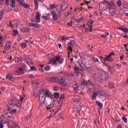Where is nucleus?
I'll list each match as a JSON object with an SVG mask.
<instances>
[{
  "mask_svg": "<svg viewBox=\"0 0 128 128\" xmlns=\"http://www.w3.org/2000/svg\"><path fill=\"white\" fill-rule=\"evenodd\" d=\"M74 104L76 106V108L74 109L73 110V113L75 114V116H78L80 114V110L78 108H80L82 106V103L80 101V98H76L74 100Z\"/></svg>",
  "mask_w": 128,
  "mask_h": 128,
  "instance_id": "f257e3e1",
  "label": "nucleus"
},
{
  "mask_svg": "<svg viewBox=\"0 0 128 128\" xmlns=\"http://www.w3.org/2000/svg\"><path fill=\"white\" fill-rule=\"evenodd\" d=\"M45 104L46 106V108L48 110L52 108L54 106V96L52 95L51 96L46 99Z\"/></svg>",
  "mask_w": 128,
  "mask_h": 128,
  "instance_id": "f03ea898",
  "label": "nucleus"
},
{
  "mask_svg": "<svg viewBox=\"0 0 128 128\" xmlns=\"http://www.w3.org/2000/svg\"><path fill=\"white\" fill-rule=\"evenodd\" d=\"M59 62L60 64H62V62H64V58H60V56H54L53 58H50L48 64H56V62Z\"/></svg>",
  "mask_w": 128,
  "mask_h": 128,
  "instance_id": "7ed1b4c3",
  "label": "nucleus"
},
{
  "mask_svg": "<svg viewBox=\"0 0 128 128\" xmlns=\"http://www.w3.org/2000/svg\"><path fill=\"white\" fill-rule=\"evenodd\" d=\"M40 96H47L48 98H50V96H52V93L50 92V90L48 89H44L42 88L38 90Z\"/></svg>",
  "mask_w": 128,
  "mask_h": 128,
  "instance_id": "20e7f679",
  "label": "nucleus"
},
{
  "mask_svg": "<svg viewBox=\"0 0 128 128\" xmlns=\"http://www.w3.org/2000/svg\"><path fill=\"white\" fill-rule=\"evenodd\" d=\"M99 78L102 80H106L110 78V75H108V73L101 70L99 72Z\"/></svg>",
  "mask_w": 128,
  "mask_h": 128,
  "instance_id": "39448f33",
  "label": "nucleus"
},
{
  "mask_svg": "<svg viewBox=\"0 0 128 128\" xmlns=\"http://www.w3.org/2000/svg\"><path fill=\"white\" fill-rule=\"evenodd\" d=\"M48 96H44V95H40V106H42L43 104H44V102H46V100L48 98V97H47Z\"/></svg>",
  "mask_w": 128,
  "mask_h": 128,
  "instance_id": "423d86ee",
  "label": "nucleus"
},
{
  "mask_svg": "<svg viewBox=\"0 0 128 128\" xmlns=\"http://www.w3.org/2000/svg\"><path fill=\"white\" fill-rule=\"evenodd\" d=\"M76 44V42L74 40H72L70 42L68 43V50H69V54L72 52V46Z\"/></svg>",
  "mask_w": 128,
  "mask_h": 128,
  "instance_id": "0eeeda50",
  "label": "nucleus"
},
{
  "mask_svg": "<svg viewBox=\"0 0 128 128\" xmlns=\"http://www.w3.org/2000/svg\"><path fill=\"white\" fill-rule=\"evenodd\" d=\"M74 70L76 74V76H80V72L78 70H80L81 72H84V70L82 65H80V68L78 67H74Z\"/></svg>",
  "mask_w": 128,
  "mask_h": 128,
  "instance_id": "6e6552de",
  "label": "nucleus"
},
{
  "mask_svg": "<svg viewBox=\"0 0 128 128\" xmlns=\"http://www.w3.org/2000/svg\"><path fill=\"white\" fill-rule=\"evenodd\" d=\"M104 1L102 2L101 4H100V9L102 12H104V10H106V9L108 8V6L106 4H104Z\"/></svg>",
  "mask_w": 128,
  "mask_h": 128,
  "instance_id": "1a4fd4ad",
  "label": "nucleus"
},
{
  "mask_svg": "<svg viewBox=\"0 0 128 128\" xmlns=\"http://www.w3.org/2000/svg\"><path fill=\"white\" fill-rule=\"evenodd\" d=\"M14 106H16V104L14 103V100H10L8 104V111L10 112V110H12V108H14Z\"/></svg>",
  "mask_w": 128,
  "mask_h": 128,
  "instance_id": "9d476101",
  "label": "nucleus"
},
{
  "mask_svg": "<svg viewBox=\"0 0 128 128\" xmlns=\"http://www.w3.org/2000/svg\"><path fill=\"white\" fill-rule=\"evenodd\" d=\"M65 82H66V78H61L60 79L59 78V80L58 81V84H62L64 88H66V84H64Z\"/></svg>",
  "mask_w": 128,
  "mask_h": 128,
  "instance_id": "9b49d317",
  "label": "nucleus"
},
{
  "mask_svg": "<svg viewBox=\"0 0 128 128\" xmlns=\"http://www.w3.org/2000/svg\"><path fill=\"white\" fill-rule=\"evenodd\" d=\"M116 8L114 7L109 6V12L110 14L113 16L116 12Z\"/></svg>",
  "mask_w": 128,
  "mask_h": 128,
  "instance_id": "f8f14e48",
  "label": "nucleus"
},
{
  "mask_svg": "<svg viewBox=\"0 0 128 128\" xmlns=\"http://www.w3.org/2000/svg\"><path fill=\"white\" fill-rule=\"evenodd\" d=\"M96 104H97V106H99V108L98 109V112L99 114H100V112L102 110V104L98 101H96Z\"/></svg>",
  "mask_w": 128,
  "mask_h": 128,
  "instance_id": "ddd939ff",
  "label": "nucleus"
},
{
  "mask_svg": "<svg viewBox=\"0 0 128 128\" xmlns=\"http://www.w3.org/2000/svg\"><path fill=\"white\" fill-rule=\"evenodd\" d=\"M104 62H114V59L110 57L109 55L107 56L106 58H103Z\"/></svg>",
  "mask_w": 128,
  "mask_h": 128,
  "instance_id": "4468645a",
  "label": "nucleus"
},
{
  "mask_svg": "<svg viewBox=\"0 0 128 128\" xmlns=\"http://www.w3.org/2000/svg\"><path fill=\"white\" fill-rule=\"evenodd\" d=\"M94 20H90V24H86V26H88L89 28L90 32H92V24H94Z\"/></svg>",
  "mask_w": 128,
  "mask_h": 128,
  "instance_id": "2eb2a0df",
  "label": "nucleus"
},
{
  "mask_svg": "<svg viewBox=\"0 0 128 128\" xmlns=\"http://www.w3.org/2000/svg\"><path fill=\"white\" fill-rule=\"evenodd\" d=\"M16 74H24V70L22 67H20L18 70L15 72Z\"/></svg>",
  "mask_w": 128,
  "mask_h": 128,
  "instance_id": "dca6fc26",
  "label": "nucleus"
},
{
  "mask_svg": "<svg viewBox=\"0 0 128 128\" xmlns=\"http://www.w3.org/2000/svg\"><path fill=\"white\" fill-rule=\"evenodd\" d=\"M104 2H106L108 6V7L110 6H116V4H114V1H110V2H108L106 0H104Z\"/></svg>",
  "mask_w": 128,
  "mask_h": 128,
  "instance_id": "f3484780",
  "label": "nucleus"
},
{
  "mask_svg": "<svg viewBox=\"0 0 128 128\" xmlns=\"http://www.w3.org/2000/svg\"><path fill=\"white\" fill-rule=\"evenodd\" d=\"M52 16H53V18H54V20H57L58 18V15L56 14V12L55 11H52L51 12Z\"/></svg>",
  "mask_w": 128,
  "mask_h": 128,
  "instance_id": "a211bd4d",
  "label": "nucleus"
},
{
  "mask_svg": "<svg viewBox=\"0 0 128 128\" xmlns=\"http://www.w3.org/2000/svg\"><path fill=\"white\" fill-rule=\"evenodd\" d=\"M88 81L84 79H83L81 82L80 86H88Z\"/></svg>",
  "mask_w": 128,
  "mask_h": 128,
  "instance_id": "6ab92c4d",
  "label": "nucleus"
},
{
  "mask_svg": "<svg viewBox=\"0 0 128 128\" xmlns=\"http://www.w3.org/2000/svg\"><path fill=\"white\" fill-rule=\"evenodd\" d=\"M84 18V16H82L80 19H76L74 17H72L73 20H75L76 22H78V23L80 22H82Z\"/></svg>",
  "mask_w": 128,
  "mask_h": 128,
  "instance_id": "aec40b11",
  "label": "nucleus"
},
{
  "mask_svg": "<svg viewBox=\"0 0 128 128\" xmlns=\"http://www.w3.org/2000/svg\"><path fill=\"white\" fill-rule=\"evenodd\" d=\"M60 80V78L58 76L53 77L51 78L50 82H57L58 84V80Z\"/></svg>",
  "mask_w": 128,
  "mask_h": 128,
  "instance_id": "412c9836",
  "label": "nucleus"
},
{
  "mask_svg": "<svg viewBox=\"0 0 128 128\" xmlns=\"http://www.w3.org/2000/svg\"><path fill=\"white\" fill-rule=\"evenodd\" d=\"M36 22L38 23L40 22V15L38 12H37Z\"/></svg>",
  "mask_w": 128,
  "mask_h": 128,
  "instance_id": "4be33fe9",
  "label": "nucleus"
},
{
  "mask_svg": "<svg viewBox=\"0 0 128 128\" xmlns=\"http://www.w3.org/2000/svg\"><path fill=\"white\" fill-rule=\"evenodd\" d=\"M20 30L22 32H28L30 28H28L24 27L22 28Z\"/></svg>",
  "mask_w": 128,
  "mask_h": 128,
  "instance_id": "5701e85b",
  "label": "nucleus"
},
{
  "mask_svg": "<svg viewBox=\"0 0 128 128\" xmlns=\"http://www.w3.org/2000/svg\"><path fill=\"white\" fill-rule=\"evenodd\" d=\"M60 6V10L62 12H64V10H65L66 8H68V5L66 4V2H64V5H62Z\"/></svg>",
  "mask_w": 128,
  "mask_h": 128,
  "instance_id": "b1692460",
  "label": "nucleus"
},
{
  "mask_svg": "<svg viewBox=\"0 0 128 128\" xmlns=\"http://www.w3.org/2000/svg\"><path fill=\"white\" fill-rule=\"evenodd\" d=\"M6 78H7V79L8 78V79H10V80H12V81H14L16 80V79H14V76H12L10 74L6 75Z\"/></svg>",
  "mask_w": 128,
  "mask_h": 128,
  "instance_id": "393cba45",
  "label": "nucleus"
},
{
  "mask_svg": "<svg viewBox=\"0 0 128 128\" xmlns=\"http://www.w3.org/2000/svg\"><path fill=\"white\" fill-rule=\"evenodd\" d=\"M24 62H26V64H30V62H32V60L30 58H26L24 59Z\"/></svg>",
  "mask_w": 128,
  "mask_h": 128,
  "instance_id": "a878e982",
  "label": "nucleus"
},
{
  "mask_svg": "<svg viewBox=\"0 0 128 128\" xmlns=\"http://www.w3.org/2000/svg\"><path fill=\"white\" fill-rule=\"evenodd\" d=\"M50 13L48 14L46 16H42V18H44V20H50Z\"/></svg>",
  "mask_w": 128,
  "mask_h": 128,
  "instance_id": "bb28decb",
  "label": "nucleus"
},
{
  "mask_svg": "<svg viewBox=\"0 0 128 128\" xmlns=\"http://www.w3.org/2000/svg\"><path fill=\"white\" fill-rule=\"evenodd\" d=\"M62 100H64V94H62L60 95V98L58 102H60V104H62Z\"/></svg>",
  "mask_w": 128,
  "mask_h": 128,
  "instance_id": "cd10ccee",
  "label": "nucleus"
},
{
  "mask_svg": "<svg viewBox=\"0 0 128 128\" xmlns=\"http://www.w3.org/2000/svg\"><path fill=\"white\" fill-rule=\"evenodd\" d=\"M118 30H122V32H124L128 33V28H118Z\"/></svg>",
  "mask_w": 128,
  "mask_h": 128,
  "instance_id": "c85d7f7f",
  "label": "nucleus"
},
{
  "mask_svg": "<svg viewBox=\"0 0 128 128\" xmlns=\"http://www.w3.org/2000/svg\"><path fill=\"white\" fill-rule=\"evenodd\" d=\"M108 88H114V84L113 83H112V82H110L108 83Z\"/></svg>",
  "mask_w": 128,
  "mask_h": 128,
  "instance_id": "c756f323",
  "label": "nucleus"
},
{
  "mask_svg": "<svg viewBox=\"0 0 128 128\" xmlns=\"http://www.w3.org/2000/svg\"><path fill=\"white\" fill-rule=\"evenodd\" d=\"M32 26L34 28H40V24L32 23Z\"/></svg>",
  "mask_w": 128,
  "mask_h": 128,
  "instance_id": "7c9ffc66",
  "label": "nucleus"
},
{
  "mask_svg": "<svg viewBox=\"0 0 128 128\" xmlns=\"http://www.w3.org/2000/svg\"><path fill=\"white\" fill-rule=\"evenodd\" d=\"M12 4L10 5L12 8H16V0H11Z\"/></svg>",
  "mask_w": 128,
  "mask_h": 128,
  "instance_id": "2f4dec72",
  "label": "nucleus"
},
{
  "mask_svg": "<svg viewBox=\"0 0 128 128\" xmlns=\"http://www.w3.org/2000/svg\"><path fill=\"white\" fill-rule=\"evenodd\" d=\"M8 112H9V114H16V109H13V110H12V109H10L9 111H8Z\"/></svg>",
  "mask_w": 128,
  "mask_h": 128,
  "instance_id": "473e14b6",
  "label": "nucleus"
},
{
  "mask_svg": "<svg viewBox=\"0 0 128 128\" xmlns=\"http://www.w3.org/2000/svg\"><path fill=\"white\" fill-rule=\"evenodd\" d=\"M34 4H35V9L38 10V2L37 0H34Z\"/></svg>",
  "mask_w": 128,
  "mask_h": 128,
  "instance_id": "72a5a7b5",
  "label": "nucleus"
},
{
  "mask_svg": "<svg viewBox=\"0 0 128 128\" xmlns=\"http://www.w3.org/2000/svg\"><path fill=\"white\" fill-rule=\"evenodd\" d=\"M96 96H98V94H96V92H94L92 94V100H96Z\"/></svg>",
  "mask_w": 128,
  "mask_h": 128,
  "instance_id": "f704fd0d",
  "label": "nucleus"
},
{
  "mask_svg": "<svg viewBox=\"0 0 128 128\" xmlns=\"http://www.w3.org/2000/svg\"><path fill=\"white\" fill-rule=\"evenodd\" d=\"M22 60V57H16L15 58L16 62H20Z\"/></svg>",
  "mask_w": 128,
  "mask_h": 128,
  "instance_id": "c9c22d12",
  "label": "nucleus"
},
{
  "mask_svg": "<svg viewBox=\"0 0 128 128\" xmlns=\"http://www.w3.org/2000/svg\"><path fill=\"white\" fill-rule=\"evenodd\" d=\"M22 6L25 8H30V6L26 3H23Z\"/></svg>",
  "mask_w": 128,
  "mask_h": 128,
  "instance_id": "e433bc0d",
  "label": "nucleus"
},
{
  "mask_svg": "<svg viewBox=\"0 0 128 128\" xmlns=\"http://www.w3.org/2000/svg\"><path fill=\"white\" fill-rule=\"evenodd\" d=\"M116 4H117V6L120 7V6H121L122 4V0H118Z\"/></svg>",
  "mask_w": 128,
  "mask_h": 128,
  "instance_id": "4c0bfd02",
  "label": "nucleus"
},
{
  "mask_svg": "<svg viewBox=\"0 0 128 128\" xmlns=\"http://www.w3.org/2000/svg\"><path fill=\"white\" fill-rule=\"evenodd\" d=\"M54 98H60V93L58 92L54 93Z\"/></svg>",
  "mask_w": 128,
  "mask_h": 128,
  "instance_id": "58836bf2",
  "label": "nucleus"
},
{
  "mask_svg": "<svg viewBox=\"0 0 128 128\" xmlns=\"http://www.w3.org/2000/svg\"><path fill=\"white\" fill-rule=\"evenodd\" d=\"M16 126L18 125L14 122L11 120V128H12V126Z\"/></svg>",
  "mask_w": 128,
  "mask_h": 128,
  "instance_id": "ea45409f",
  "label": "nucleus"
},
{
  "mask_svg": "<svg viewBox=\"0 0 128 128\" xmlns=\"http://www.w3.org/2000/svg\"><path fill=\"white\" fill-rule=\"evenodd\" d=\"M88 82L91 86H94V83H92V80H88Z\"/></svg>",
  "mask_w": 128,
  "mask_h": 128,
  "instance_id": "a19ab883",
  "label": "nucleus"
},
{
  "mask_svg": "<svg viewBox=\"0 0 128 128\" xmlns=\"http://www.w3.org/2000/svg\"><path fill=\"white\" fill-rule=\"evenodd\" d=\"M13 36H17V34H18V30H13Z\"/></svg>",
  "mask_w": 128,
  "mask_h": 128,
  "instance_id": "79ce46f5",
  "label": "nucleus"
},
{
  "mask_svg": "<svg viewBox=\"0 0 128 128\" xmlns=\"http://www.w3.org/2000/svg\"><path fill=\"white\" fill-rule=\"evenodd\" d=\"M62 108V106L60 104L57 106V109L56 112H55V114H56V112H58V110H60Z\"/></svg>",
  "mask_w": 128,
  "mask_h": 128,
  "instance_id": "37998d69",
  "label": "nucleus"
},
{
  "mask_svg": "<svg viewBox=\"0 0 128 128\" xmlns=\"http://www.w3.org/2000/svg\"><path fill=\"white\" fill-rule=\"evenodd\" d=\"M122 120L124 121V122H126H126H128V118H126L125 116H124L122 117Z\"/></svg>",
  "mask_w": 128,
  "mask_h": 128,
  "instance_id": "c03bdc74",
  "label": "nucleus"
},
{
  "mask_svg": "<svg viewBox=\"0 0 128 128\" xmlns=\"http://www.w3.org/2000/svg\"><path fill=\"white\" fill-rule=\"evenodd\" d=\"M56 8V4H52L50 5V9H54V8Z\"/></svg>",
  "mask_w": 128,
  "mask_h": 128,
  "instance_id": "a18cd8bd",
  "label": "nucleus"
},
{
  "mask_svg": "<svg viewBox=\"0 0 128 128\" xmlns=\"http://www.w3.org/2000/svg\"><path fill=\"white\" fill-rule=\"evenodd\" d=\"M92 59L94 60V62H100V61L98 60V58L92 57Z\"/></svg>",
  "mask_w": 128,
  "mask_h": 128,
  "instance_id": "49530a36",
  "label": "nucleus"
},
{
  "mask_svg": "<svg viewBox=\"0 0 128 128\" xmlns=\"http://www.w3.org/2000/svg\"><path fill=\"white\" fill-rule=\"evenodd\" d=\"M44 70H50V66H46L44 67Z\"/></svg>",
  "mask_w": 128,
  "mask_h": 128,
  "instance_id": "de8ad7c7",
  "label": "nucleus"
},
{
  "mask_svg": "<svg viewBox=\"0 0 128 128\" xmlns=\"http://www.w3.org/2000/svg\"><path fill=\"white\" fill-rule=\"evenodd\" d=\"M68 40V38H66V36H64L62 38V40H63L64 42H66V40Z\"/></svg>",
  "mask_w": 128,
  "mask_h": 128,
  "instance_id": "09e8293b",
  "label": "nucleus"
},
{
  "mask_svg": "<svg viewBox=\"0 0 128 128\" xmlns=\"http://www.w3.org/2000/svg\"><path fill=\"white\" fill-rule=\"evenodd\" d=\"M116 54L114 53V52H112L111 53H110V54H109V56L110 57V58H112V56H114Z\"/></svg>",
  "mask_w": 128,
  "mask_h": 128,
  "instance_id": "8fccbe9b",
  "label": "nucleus"
},
{
  "mask_svg": "<svg viewBox=\"0 0 128 128\" xmlns=\"http://www.w3.org/2000/svg\"><path fill=\"white\" fill-rule=\"evenodd\" d=\"M17 2H18L21 6L24 4V0H17Z\"/></svg>",
  "mask_w": 128,
  "mask_h": 128,
  "instance_id": "3c124183",
  "label": "nucleus"
},
{
  "mask_svg": "<svg viewBox=\"0 0 128 128\" xmlns=\"http://www.w3.org/2000/svg\"><path fill=\"white\" fill-rule=\"evenodd\" d=\"M4 50H8V44H6L4 48Z\"/></svg>",
  "mask_w": 128,
  "mask_h": 128,
  "instance_id": "603ef678",
  "label": "nucleus"
},
{
  "mask_svg": "<svg viewBox=\"0 0 128 128\" xmlns=\"http://www.w3.org/2000/svg\"><path fill=\"white\" fill-rule=\"evenodd\" d=\"M30 70H36V66H31Z\"/></svg>",
  "mask_w": 128,
  "mask_h": 128,
  "instance_id": "864d4df0",
  "label": "nucleus"
},
{
  "mask_svg": "<svg viewBox=\"0 0 128 128\" xmlns=\"http://www.w3.org/2000/svg\"><path fill=\"white\" fill-rule=\"evenodd\" d=\"M4 128V123H2V122L0 120V128Z\"/></svg>",
  "mask_w": 128,
  "mask_h": 128,
  "instance_id": "5fc2aeb1",
  "label": "nucleus"
},
{
  "mask_svg": "<svg viewBox=\"0 0 128 128\" xmlns=\"http://www.w3.org/2000/svg\"><path fill=\"white\" fill-rule=\"evenodd\" d=\"M56 12H58V14L59 16L62 14V10H56Z\"/></svg>",
  "mask_w": 128,
  "mask_h": 128,
  "instance_id": "6e6d98bb",
  "label": "nucleus"
},
{
  "mask_svg": "<svg viewBox=\"0 0 128 128\" xmlns=\"http://www.w3.org/2000/svg\"><path fill=\"white\" fill-rule=\"evenodd\" d=\"M6 6H10V0H6Z\"/></svg>",
  "mask_w": 128,
  "mask_h": 128,
  "instance_id": "4d7b16f0",
  "label": "nucleus"
},
{
  "mask_svg": "<svg viewBox=\"0 0 128 128\" xmlns=\"http://www.w3.org/2000/svg\"><path fill=\"white\" fill-rule=\"evenodd\" d=\"M21 46H22V48H26V44L24 43H22L21 44Z\"/></svg>",
  "mask_w": 128,
  "mask_h": 128,
  "instance_id": "13d9d810",
  "label": "nucleus"
},
{
  "mask_svg": "<svg viewBox=\"0 0 128 128\" xmlns=\"http://www.w3.org/2000/svg\"><path fill=\"white\" fill-rule=\"evenodd\" d=\"M40 66L42 67L41 70H42V72H44V70H42V68L44 66V65H42V64H40Z\"/></svg>",
  "mask_w": 128,
  "mask_h": 128,
  "instance_id": "bf43d9fd",
  "label": "nucleus"
},
{
  "mask_svg": "<svg viewBox=\"0 0 128 128\" xmlns=\"http://www.w3.org/2000/svg\"><path fill=\"white\" fill-rule=\"evenodd\" d=\"M120 118L118 116L116 120V122H120Z\"/></svg>",
  "mask_w": 128,
  "mask_h": 128,
  "instance_id": "052dcab7",
  "label": "nucleus"
},
{
  "mask_svg": "<svg viewBox=\"0 0 128 128\" xmlns=\"http://www.w3.org/2000/svg\"><path fill=\"white\" fill-rule=\"evenodd\" d=\"M33 94H34V96H36V98H38V93H36V92H33Z\"/></svg>",
  "mask_w": 128,
  "mask_h": 128,
  "instance_id": "680f3d73",
  "label": "nucleus"
},
{
  "mask_svg": "<svg viewBox=\"0 0 128 128\" xmlns=\"http://www.w3.org/2000/svg\"><path fill=\"white\" fill-rule=\"evenodd\" d=\"M54 90L55 92H58V87H54Z\"/></svg>",
  "mask_w": 128,
  "mask_h": 128,
  "instance_id": "e2e57ef3",
  "label": "nucleus"
},
{
  "mask_svg": "<svg viewBox=\"0 0 128 128\" xmlns=\"http://www.w3.org/2000/svg\"><path fill=\"white\" fill-rule=\"evenodd\" d=\"M29 78H34V76L33 74H31L30 75H29Z\"/></svg>",
  "mask_w": 128,
  "mask_h": 128,
  "instance_id": "0e129e2a",
  "label": "nucleus"
},
{
  "mask_svg": "<svg viewBox=\"0 0 128 128\" xmlns=\"http://www.w3.org/2000/svg\"><path fill=\"white\" fill-rule=\"evenodd\" d=\"M70 12L65 13V16H70Z\"/></svg>",
  "mask_w": 128,
  "mask_h": 128,
  "instance_id": "69168bd1",
  "label": "nucleus"
},
{
  "mask_svg": "<svg viewBox=\"0 0 128 128\" xmlns=\"http://www.w3.org/2000/svg\"><path fill=\"white\" fill-rule=\"evenodd\" d=\"M10 42H8V44H7L8 46V48H10Z\"/></svg>",
  "mask_w": 128,
  "mask_h": 128,
  "instance_id": "338daca9",
  "label": "nucleus"
},
{
  "mask_svg": "<svg viewBox=\"0 0 128 128\" xmlns=\"http://www.w3.org/2000/svg\"><path fill=\"white\" fill-rule=\"evenodd\" d=\"M12 128H20L18 125L16 126H12Z\"/></svg>",
  "mask_w": 128,
  "mask_h": 128,
  "instance_id": "774afa93",
  "label": "nucleus"
}]
</instances>
